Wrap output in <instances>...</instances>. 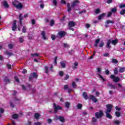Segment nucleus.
<instances>
[{
	"label": "nucleus",
	"mask_w": 125,
	"mask_h": 125,
	"mask_svg": "<svg viewBox=\"0 0 125 125\" xmlns=\"http://www.w3.org/2000/svg\"><path fill=\"white\" fill-rule=\"evenodd\" d=\"M82 95H83V97H84V99H85V100L91 99L92 100H93V102H94L95 103H96V102L97 101V99H96V98H95V97H94V96L91 95L89 96V97H88L87 94L85 92H84L83 93Z\"/></svg>",
	"instance_id": "f257e3e1"
},
{
	"label": "nucleus",
	"mask_w": 125,
	"mask_h": 125,
	"mask_svg": "<svg viewBox=\"0 0 125 125\" xmlns=\"http://www.w3.org/2000/svg\"><path fill=\"white\" fill-rule=\"evenodd\" d=\"M106 107L107 108V109L105 111L106 117L108 119H112V116L110 115V113L111 112V110H112V108H113V106L111 104H107L106 105Z\"/></svg>",
	"instance_id": "f03ea898"
},
{
	"label": "nucleus",
	"mask_w": 125,
	"mask_h": 125,
	"mask_svg": "<svg viewBox=\"0 0 125 125\" xmlns=\"http://www.w3.org/2000/svg\"><path fill=\"white\" fill-rule=\"evenodd\" d=\"M54 107V113L55 114L59 111V110H61L62 109V107L59 105H57L56 104H53Z\"/></svg>",
	"instance_id": "7ed1b4c3"
},
{
	"label": "nucleus",
	"mask_w": 125,
	"mask_h": 125,
	"mask_svg": "<svg viewBox=\"0 0 125 125\" xmlns=\"http://www.w3.org/2000/svg\"><path fill=\"white\" fill-rule=\"evenodd\" d=\"M12 4H13V5L15 6L16 8H18V9H22V8H23V4L21 2H20L18 4V5H16L14 2H12Z\"/></svg>",
	"instance_id": "20e7f679"
},
{
	"label": "nucleus",
	"mask_w": 125,
	"mask_h": 125,
	"mask_svg": "<svg viewBox=\"0 0 125 125\" xmlns=\"http://www.w3.org/2000/svg\"><path fill=\"white\" fill-rule=\"evenodd\" d=\"M22 14H20L19 17V19H20V25H18V31H21V28L20 26H22V21L23 20V18H21Z\"/></svg>",
	"instance_id": "39448f33"
},
{
	"label": "nucleus",
	"mask_w": 125,
	"mask_h": 125,
	"mask_svg": "<svg viewBox=\"0 0 125 125\" xmlns=\"http://www.w3.org/2000/svg\"><path fill=\"white\" fill-rule=\"evenodd\" d=\"M111 79H112L113 80V82H115V83H118V82L120 81V78L119 77H116L115 75H111L110 76Z\"/></svg>",
	"instance_id": "423d86ee"
},
{
	"label": "nucleus",
	"mask_w": 125,
	"mask_h": 125,
	"mask_svg": "<svg viewBox=\"0 0 125 125\" xmlns=\"http://www.w3.org/2000/svg\"><path fill=\"white\" fill-rule=\"evenodd\" d=\"M55 120H60V121H61L62 123H64L65 122V119H64V117L62 116H55Z\"/></svg>",
	"instance_id": "0eeeda50"
},
{
	"label": "nucleus",
	"mask_w": 125,
	"mask_h": 125,
	"mask_svg": "<svg viewBox=\"0 0 125 125\" xmlns=\"http://www.w3.org/2000/svg\"><path fill=\"white\" fill-rule=\"evenodd\" d=\"M97 72H98V75H99V77L101 79V80H103V82H105V79L102 77L100 73H101V68H97Z\"/></svg>",
	"instance_id": "6e6552de"
},
{
	"label": "nucleus",
	"mask_w": 125,
	"mask_h": 125,
	"mask_svg": "<svg viewBox=\"0 0 125 125\" xmlns=\"http://www.w3.org/2000/svg\"><path fill=\"white\" fill-rule=\"evenodd\" d=\"M102 116H103V112L101 111L95 113V116L97 118H101V117H102Z\"/></svg>",
	"instance_id": "1a4fd4ad"
},
{
	"label": "nucleus",
	"mask_w": 125,
	"mask_h": 125,
	"mask_svg": "<svg viewBox=\"0 0 125 125\" xmlns=\"http://www.w3.org/2000/svg\"><path fill=\"white\" fill-rule=\"evenodd\" d=\"M16 22H17L15 20L14 21V22L12 26V31H16V29H17V26L16 25Z\"/></svg>",
	"instance_id": "9d476101"
},
{
	"label": "nucleus",
	"mask_w": 125,
	"mask_h": 125,
	"mask_svg": "<svg viewBox=\"0 0 125 125\" xmlns=\"http://www.w3.org/2000/svg\"><path fill=\"white\" fill-rule=\"evenodd\" d=\"M22 87L23 90H30V89H31V85H28L26 87H25L24 85H22Z\"/></svg>",
	"instance_id": "9b49d317"
},
{
	"label": "nucleus",
	"mask_w": 125,
	"mask_h": 125,
	"mask_svg": "<svg viewBox=\"0 0 125 125\" xmlns=\"http://www.w3.org/2000/svg\"><path fill=\"white\" fill-rule=\"evenodd\" d=\"M33 77L37 79V78L38 77V74H37L36 73H32L31 74V76L29 77V80L30 81H32V80H33Z\"/></svg>",
	"instance_id": "f8f14e48"
},
{
	"label": "nucleus",
	"mask_w": 125,
	"mask_h": 125,
	"mask_svg": "<svg viewBox=\"0 0 125 125\" xmlns=\"http://www.w3.org/2000/svg\"><path fill=\"white\" fill-rule=\"evenodd\" d=\"M79 3L80 1H79V0H76L72 3L71 5V7H74V6H76V5H78V4H79Z\"/></svg>",
	"instance_id": "ddd939ff"
},
{
	"label": "nucleus",
	"mask_w": 125,
	"mask_h": 125,
	"mask_svg": "<svg viewBox=\"0 0 125 125\" xmlns=\"http://www.w3.org/2000/svg\"><path fill=\"white\" fill-rule=\"evenodd\" d=\"M3 5L5 8H8L9 7V5H8V3H7V1H3L2 2Z\"/></svg>",
	"instance_id": "4468645a"
},
{
	"label": "nucleus",
	"mask_w": 125,
	"mask_h": 125,
	"mask_svg": "<svg viewBox=\"0 0 125 125\" xmlns=\"http://www.w3.org/2000/svg\"><path fill=\"white\" fill-rule=\"evenodd\" d=\"M76 25V23L74 21H69L68 23V27H74Z\"/></svg>",
	"instance_id": "2eb2a0df"
},
{
	"label": "nucleus",
	"mask_w": 125,
	"mask_h": 125,
	"mask_svg": "<svg viewBox=\"0 0 125 125\" xmlns=\"http://www.w3.org/2000/svg\"><path fill=\"white\" fill-rule=\"evenodd\" d=\"M58 36L62 38V37H64V36L65 35V32L63 31H61L58 33Z\"/></svg>",
	"instance_id": "dca6fc26"
},
{
	"label": "nucleus",
	"mask_w": 125,
	"mask_h": 125,
	"mask_svg": "<svg viewBox=\"0 0 125 125\" xmlns=\"http://www.w3.org/2000/svg\"><path fill=\"white\" fill-rule=\"evenodd\" d=\"M111 42H112V40H109L107 41V44H106V47L108 48H111V46L110 45V44L111 43Z\"/></svg>",
	"instance_id": "f3484780"
},
{
	"label": "nucleus",
	"mask_w": 125,
	"mask_h": 125,
	"mask_svg": "<svg viewBox=\"0 0 125 125\" xmlns=\"http://www.w3.org/2000/svg\"><path fill=\"white\" fill-rule=\"evenodd\" d=\"M100 42V39H98L95 40V43L94 44V46L96 47L98 46V43H99V42Z\"/></svg>",
	"instance_id": "a211bd4d"
},
{
	"label": "nucleus",
	"mask_w": 125,
	"mask_h": 125,
	"mask_svg": "<svg viewBox=\"0 0 125 125\" xmlns=\"http://www.w3.org/2000/svg\"><path fill=\"white\" fill-rule=\"evenodd\" d=\"M41 35L43 40H47V38L45 37V32L44 31H42Z\"/></svg>",
	"instance_id": "6ab92c4d"
},
{
	"label": "nucleus",
	"mask_w": 125,
	"mask_h": 125,
	"mask_svg": "<svg viewBox=\"0 0 125 125\" xmlns=\"http://www.w3.org/2000/svg\"><path fill=\"white\" fill-rule=\"evenodd\" d=\"M125 71V67H120L119 69V72L120 73H124Z\"/></svg>",
	"instance_id": "aec40b11"
},
{
	"label": "nucleus",
	"mask_w": 125,
	"mask_h": 125,
	"mask_svg": "<svg viewBox=\"0 0 125 125\" xmlns=\"http://www.w3.org/2000/svg\"><path fill=\"white\" fill-rule=\"evenodd\" d=\"M105 15H106L105 13H103L102 15H100L98 17V20H101V19H102V18H103Z\"/></svg>",
	"instance_id": "412c9836"
},
{
	"label": "nucleus",
	"mask_w": 125,
	"mask_h": 125,
	"mask_svg": "<svg viewBox=\"0 0 125 125\" xmlns=\"http://www.w3.org/2000/svg\"><path fill=\"white\" fill-rule=\"evenodd\" d=\"M4 82H5L6 83H10L9 79L7 77H5L4 79Z\"/></svg>",
	"instance_id": "4be33fe9"
},
{
	"label": "nucleus",
	"mask_w": 125,
	"mask_h": 125,
	"mask_svg": "<svg viewBox=\"0 0 125 125\" xmlns=\"http://www.w3.org/2000/svg\"><path fill=\"white\" fill-rule=\"evenodd\" d=\"M108 86L111 87V88H116V89H119V88H118L117 87L115 86L114 85H113L112 84L109 83V84H108Z\"/></svg>",
	"instance_id": "5701e85b"
},
{
	"label": "nucleus",
	"mask_w": 125,
	"mask_h": 125,
	"mask_svg": "<svg viewBox=\"0 0 125 125\" xmlns=\"http://www.w3.org/2000/svg\"><path fill=\"white\" fill-rule=\"evenodd\" d=\"M60 64L62 68H65V66H66V63L64 62H61Z\"/></svg>",
	"instance_id": "b1692460"
},
{
	"label": "nucleus",
	"mask_w": 125,
	"mask_h": 125,
	"mask_svg": "<svg viewBox=\"0 0 125 125\" xmlns=\"http://www.w3.org/2000/svg\"><path fill=\"white\" fill-rule=\"evenodd\" d=\"M112 63H114V64H118V60L115 59H112V61H111Z\"/></svg>",
	"instance_id": "393cba45"
},
{
	"label": "nucleus",
	"mask_w": 125,
	"mask_h": 125,
	"mask_svg": "<svg viewBox=\"0 0 125 125\" xmlns=\"http://www.w3.org/2000/svg\"><path fill=\"white\" fill-rule=\"evenodd\" d=\"M112 44H116L118 43V39H115L114 40L111 41Z\"/></svg>",
	"instance_id": "a878e982"
},
{
	"label": "nucleus",
	"mask_w": 125,
	"mask_h": 125,
	"mask_svg": "<svg viewBox=\"0 0 125 125\" xmlns=\"http://www.w3.org/2000/svg\"><path fill=\"white\" fill-rule=\"evenodd\" d=\"M34 117H35V119H39V118H40V117H41V115L39 113H36L34 115Z\"/></svg>",
	"instance_id": "bb28decb"
},
{
	"label": "nucleus",
	"mask_w": 125,
	"mask_h": 125,
	"mask_svg": "<svg viewBox=\"0 0 125 125\" xmlns=\"http://www.w3.org/2000/svg\"><path fill=\"white\" fill-rule=\"evenodd\" d=\"M105 23L106 24H110V23L114 24V21L108 20L106 21Z\"/></svg>",
	"instance_id": "cd10ccee"
},
{
	"label": "nucleus",
	"mask_w": 125,
	"mask_h": 125,
	"mask_svg": "<svg viewBox=\"0 0 125 125\" xmlns=\"http://www.w3.org/2000/svg\"><path fill=\"white\" fill-rule=\"evenodd\" d=\"M67 11H68V12H70V11H71V7L70 6V3H67Z\"/></svg>",
	"instance_id": "c85d7f7f"
},
{
	"label": "nucleus",
	"mask_w": 125,
	"mask_h": 125,
	"mask_svg": "<svg viewBox=\"0 0 125 125\" xmlns=\"http://www.w3.org/2000/svg\"><path fill=\"white\" fill-rule=\"evenodd\" d=\"M94 12L95 13H96V14H98V13L100 12V9L99 8L96 9V10H95Z\"/></svg>",
	"instance_id": "c756f323"
},
{
	"label": "nucleus",
	"mask_w": 125,
	"mask_h": 125,
	"mask_svg": "<svg viewBox=\"0 0 125 125\" xmlns=\"http://www.w3.org/2000/svg\"><path fill=\"white\" fill-rule=\"evenodd\" d=\"M114 73L115 75H117L118 73H119V71H118V68L116 67L115 69L114 70Z\"/></svg>",
	"instance_id": "7c9ffc66"
},
{
	"label": "nucleus",
	"mask_w": 125,
	"mask_h": 125,
	"mask_svg": "<svg viewBox=\"0 0 125 125\" xmlns=\"http://www.w3.org/2000/svg\"><path fill=\"white\" fill-rule=\"evenodd\" d=\"M63 47H65L66 48H68V47H70V45L67 43H63Z\"/></svg>",
	"instance_id": "2f4dec72"
},
{
	"label": "nucleus",
	"mask_w": 125,
	"mask_h": 125,
	"mask_svg": "<svg viewBox=\"0 0 125 125\" xmlns=\"http://www.w3.org/2000/svg\"><path fill=\"white\" fill-rule=\"evenodd\" d=\"M18 117H19L18 114H15L12 115L13 119H17V118H18Z\"/></svg>",
	"instance_id": "473e14b6"
},
{
	"label": "nucleus",
	"mask_w": 125,
	"mask_h": 125,
	"mask_svg": "<svg viewBox=\"0 0 125 125\" xmlns=\"http://www.w3.org/2000/svg\"><path fill=\"white\" fill-rule=\"evenodd\" d=\"M59 75L60 77H63V75H64V72H63V71H61L59 72Z\"/></svg>",
	"instance_id": "72a5a7b5"
},
{
	"label": "nucleus",
	"mask_w": 125,
	"mask_h": 125,
	"mask_svg": "<svg viewBox=\"0 0 125 125\" xmlns=\"http://www.w3.org/2000/svg\"><path fill=\"white\" fill-rule=\"evenodd\" d=\"M44 70L46 74H48V67L47 66H45Z\"/></svg>",
	"instance_id": "f704fd0d"
},
{
	"label": "nucleus",
	"mask_w": 125,
	"mask_h": 125,
	"mask_svg": "<svg viewBox=\"0 0 125 125\" xmlns=\"http://www.w3.org/2000/svg\"><path fill=\"white\" fill-rule=\"evenodd\" d=\"M50 25L51 26H53V25H54V20H51Z\"/></svg>",
	"instance_id": "c9c22d12"
},
{
	"label": "nucleus",
	"mask_w": 125,
	"mask_h": 125,
	"mask_svg": "<svg viewBox=\"0 0 125 125\" xmlns=\"http://www.w3.org/2000/svg\"><path fill=\"white\" fill-rule=\"evenodd\" d=\"M95 53H96V52L94 51L93 55L90 57L89 59H92L93 58L94 56H95Z\"/></svg>",
	"instance_id": "e433bc0d"
},
{
	"label": "nucleus",
	"mask_w": 125,
	"mask_h": 125,
	"mask_svg": "<svg viewBox=\"0 0 125 125\" xmlns=\"http://www.w3.org/2000/svg\"><path fill=\"white\" fill-rule=\"evenodd\" d=\"M69 106H70V103H69V102L65 103L66 108H67V109H68Z\"/></svg>",
	"instance_id": "4c0bfd02"
},
{
	"label": "nucleus",
	"mask_w": 125,
	"mask_h": 125,
	"mask_svg": "<svg viewBox=\"0 0 125 125\" xmlns=\"http://www.w3.org/2000/svg\"><path fill=\"white\" fill-rule=\"evenodd\" d=\"M115 115L116 117H120L121 116V113H120L119 112L116 111L115 112Z\"/></svg>",
	"instance_id": "58836bf2"
},
{
	"label": "nucleus",
	"mask_w": 125,
	"mask_h": 125,
	"mask_svg": "<svg viewBox=\"0 0 125 125\" xmlns=\"http://www.w3.org/2000/svg\"><path fill=\"white\" fill-rule=\"evenodd\" d=\"M52 2L54 4V5L56 6L57 5V0H53Z\"/></svg>",
	"instance_id": "ea45409f"
},
{
	"label": "nucleus",
	"mask_w": 125,
	"mask_h": 125,
	"mask_svg": "<svg viewBox=\"0 0 125 125\" xmlns=\"http://www.w3.org/2000/svg\"><path fill=\"white\" fill-rule=\"evenodd\" d=\"M82 107H83V105H82V104H79L77 105L78 109H82Z\"/></svg>",
	"instance_id": "a19ab883"
},
{
	"label": "nucleus",
	"mask_w": 125,
	"mask_h": 125,
	"mask_svg": "<svg viewBox=\"0 0 125 125\" xmlns=\"http://www.w3.org/2000/svg\"><path fill=\"white\" fill-rule=\"evenodd\" d=\"M31 56H36L37 57H39V56H40V54L38 53L32 54Z\"/></svg>",
	"instance_id": "79ce46f5"
},
{
	"label": "nucleus",
	"mask_w": 125,
	"mask_h": 125,
	"mask_svg": "<svg viewBox=\"0 0 125 125\" xmlns=\"http://www.w3.org/2000/svg\"><path fill=\"white\" fill-rule=\"evenodd\" d=\"M26 30H27V28H26V27L23 26L22 27V33H26Z\"/></svg>",
	"instance_id": "37998d69"
},
{
	"label": "nucleus",
	"mask_w": 125,
	"mask_h": 125,
	"mask_svg": "<svg viewBox=\"0 0 125 125\" xmlns=\"http://www.w3.org/2000/svg\"><path fill=\"white\" fill-rule=\"evenodd\" d=\"M72 87H74V88L77 87V84H76V83H75L74 82L72 83Z\"/></svg>",
	"instance_id": "c03bdc74"
},
{
	"label": "nucleus",
	"mask_w": 125,
	"mask_h": 125,
	"mask_svg": "<svg viewBox=\"0 0 125 125\" xmlns=\"http://www.w3.org/2000/svg\"><path fill=\"white\" fill-rule=\"evenodd\" d=\"M6 55H8V56H11V55H12V53L8 52L7 51L6 52Z\"/></svg>",
	"instance_id": "a18cd8bd"
},
{
	"label": "nucleus",
	"mask_w": 125,
	"mask_h": 125,
	"mask_svg": "<svg viewBox=\"0 0 125 125\" xmlns=\"http://www.w3.org/2000/svg\"><path fill=\"white\" fill-rule=\"evenodd\" d=\"M117 11V9L116 8H113L111 9V12L114 13Z\"/></svg>",
	"instance_id": "49530a36"
},
{
	"label": "nucleus",
	"mask_w": 125,
	"mask_h": 125,
	"mask_svg": "<svg viewBox=\"0 0 125 125\" xmlns=\"http://www.w3.org/2000/svg\"><path fill=\"white\" fill-rule=\"evenodd\" d=\"M14 79L15 80V81L17 82V83H19V79H18V77L15 76Z\"/></svg>",
	"instance_id": "de8ad7c7"
},
{
	"label": "nucleus",
	"mask_w": 125,
	"mask_h": 125,
	"mask_svg": "<svg viewBox=\"0 0 125 125\" xmlns=\"http://www.w3.org/2000/svg\"><path fill=\"white\" fill-rule=\"evenodd\" d=\"M104 45V42H102L99 44L100 47H103V46Z\"/></svg>",
	"instance_id": "09e8293b"
},
{
	"label": "nucleus",
	"mask_w": 125,
	"mask_h": 125,
	"mask_svg": "<svg viewBox=\"0 0 125 125\" xmlns=\"http://www.w3.org/2000/svg\"><path fill=\"white\" fill-rule=\"evenodd\" d=\"M28 17V14H26L24 15L23 17H22V16H21V18H22V20L23 19V18H27Z\"/></svg>",
	"instance_id": "8fccbe9b"
},
{
	"label": "nucleus",
	"mask_w": 125,
	"mask_h": 125,
	"mask_svg": "<svg viewBox=\"0 0 125 125\" xmlns=\"http://www.w3.org/2000/svg\"><path fill=\"white\" fill-rule=\"evenodd\" d=\"M114 124H115V125H119L120 124V121L118 120H116L114 121Z\"/></svg>",
	"instance_id": "3c124183"
},
{
	"label": "nucleus",
	"mask_w": 125,
	"mask_h": 125,
	"mask_svg": "<svg viewBox=\"0 0 125 125\" xmlns=\"http://www.w3.org/2000/svg\"><path fill=\"white\" fill-rule=\"evenodd\" d=\"M9 48H10V49H11V48H12V47H13V45L12 44H9L8 45Z\"/></svg>",
	"instance_id": "603ef678"
},
{
	"label": "nucleus",
	"mask_w": 125,
	"mask_h": 125,
	"mask_svg": "<svg viewBox=\"0 0 125 125\" xmlns=\"http://www.w3.org/2000/svg\"><path fill=\"white\" fill-rule=\"evenodd\" d=\"M121 14H122V15H124V14H125V10H122L121 12H120Z\"/></svg>",
	"instance_id": "864d4df0"
},
{
	"label": "nucleus",
	"mask_w": 125,
	"mask_h": 125,
	"mask_svg": "<svg viewBox=\"0 0 125 125\" xmlns=\"http://www.w3.org/2000/svg\"><path fill=\"white\" fill-rule=\"evenodd\" d=\"M103 56L104 57H108V56H109V53H106L103 55Z\"/></svg>",
	"instance_id": "5fc2aeb1"
},
{
	"label": "nucleus",
	"mask_w": 125,
	"mask_h": 125,
	"mask_svg": "<svg viewBox=\"0 0 125 125\" xmlns=\"http://www.w3.org/2000/svg\"><path fill=\"white\" fill-rule=\"evenodd\" d=\"M20 42H24V39H23V37H21L20 38Z\"/></svg>",
	"instance_id": "6e6d98bb"
},
{
	"label": "nucleus",
	"mask_w": 125,
	"mask_h": 125,
	"mask_svg": "<svg viewBox=\"0 0 125 125\" xmlns=\"http://www.w3.org/2000/svg\"><path fill=\"white\" fill-rule=\"evenodd\" d=\"M57 57H56L55 58V59H54V63L55 64H57Z\"/></svg>",
	"instance_id": "4d7b16f0"
},
{
	"label": "nucleus",
	"mask_w": 125,
	"mask_h": 125,
	"mask_svg": "<svg viewBox=\"0 0 125 125\" xmlns=\"http://www.w3.org/2000/svg\"><path fill=\"white\" fill-rule=\"evenodd\" d=\"M6 66L8 68L11 69V64L7 63Z\"/></svg>",
	"instance_id": "13d9d810"
},
{
	"label": "nucleus",
	"mask_w": 125,
	"mask_h": 125,
	"mask_svg": "<svg viewBox=\"0 0 125 125\" xmlns=\"http://www.w3.org/2000/svg\"><path fill=\"white\" fill-rule=\"evenodd\" d=\"M123 7H125V4H121L120 5V8H123Z\"/></svg>",
	"instance_id": "bf43d9fd"
},
{
	"label": "nucleus",
	"mask_w": 125,
	"mask_h": 125,
	"mask_svg": "<svg viewBox=\"0 0 125 125\" xmlns=\"http://www.w3.org/2000/svg\"><path fill=\"white\" fill-rule=\"evenodd\" d=\"M111 15H112V12H109L107 14V17H110Z\"/></svg>",
	"instance_id": "052dcab7"
},
{
	"label": "nucleus",
	"mask_w": 125,
	"mask_h": 125,
	"mask_svg": "<svg viewBox=\"0 0 125 125\" xmlns=\"http://www.w3.org/2000/svg\"><path fill=\"white\" fill-rule=\"evenodd\" d=\"M56 38V37H55V35H53L51 36L52 40H55Z\"/></svg>",
	"instance_id": "680f3d73"
},
{
	"label": "nucleus",
	"mask_w": 125,
	"mask_h": 125,
	"mask_svg": "<svg viewBox=\"0 0 125 125\" xmlns=\"http://www.w3.org/2000/svg\"><path fill=\"white\" fill-rule=\"evenodd\" d=\"M4 110L3 109V108H0V114H2V113H3L4 112Z\"/></svg>",
	"instance_id": "e2e57ef3"
},
{
	"label": "nucleus",
	"mask_w": 125,
	"mask_h": 125,
	"mask_svg": "<svg viewBox=\"0 0 125 125\" xmlns=\"http://www.w3.org/2000/svg\"><path fill=\"white\" fill-rule=\"evenodd\" d=\"M52 67H53L52 65L51 64L50 65V69H49L51 72H53V69H52Z\"/></svg>",
	"instance_id": "0e129e2a"
},
{
	"label": "nucleus",
	"mask_w": 125,
	"mask_h": 125,
	"mask_svg": "<svg viewBox=\"0 0 125 125\" xmlns=\"http://www.w3.org/2000/svg\"><path fill=\"white\" fill-rule=\"evenodd\" d=\"M47 122L48 124H50L51 123V122H52V120L51 119H48L47 120Z\"/></svg>",
	"instance_id": "69168bd1"
},
{
	"label": "nucleus",
	"mask_w": 125,
	"mask_h": 125,
	"mask_svg": "<svg viewBox=\"0 0 125 125\" xmlns=\"http://www.w3.org/2000/svg\"><path fill=\"white\" fill-rule=\"evenodd\" d=\"M35 125H42V123H40V122H36L34 124Z\"/></svg>",
	"instance_id": "338daca9"
},
{
	"label": "nucleus",
	"mask_w": 125,
	"mask_h": 125,
	"mask_svg": "<svg viewBox=\"0 0 125 125\" xmlns=\"http://www.w3.org/2000/svg\"><path fill=\"white\" fill-rule=\"evenodd\" d=\"M113 1V0H107V3H111Z\"/></svg>",
	"instance_id": "774afa93"
}]
</instances>
